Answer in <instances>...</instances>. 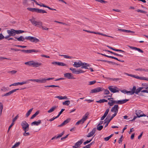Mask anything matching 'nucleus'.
Listing matches in <instances>:
<instances>
[{
  "mask_svg": "<svg viewBox=\"0 0 148 148\" xmlns=\"http://www.w3.org/2000/svg\"><path fill=\"white\" fill-rule=\"evenodd\" d=\"M85 71H83L81 69L79 70H77L76 73L75 74H78L79 73H82L84 72Z\"/></svg>",
  "mask_w": 148,
  "mask_h": 148,
  "instance_id": "nucleus-41",
  "label": "nucleus"
},
{
  "mask_svg": "<svg viewBox=\"0 0 148 148\" xmlns=\"http://www.w3.org/2000/svg\"><path fill=\"white\" fill-rule=\"evenodd\" d=\"M58 106H54L51 108L49 110L47 111L49 113H50L54 111V110L57 108Z\"/></svg>",
  "mask_w": 148,
  "mask_h": 148,
  "instance_id": "nucleus-22",
  "label": "nucleus"
},
{
  "mask_svg": "<svg viewBox=\"0 0 148 148\" xmlns=\"http://www.w3.org/2000/svg\"><path fill=\"white\" fill-rule=\"evenodd\" d=\"M108 88L113 93L116 92H119V90L118 89V88L116 86H110L108 87Z\"/></svg>",
  "mask_w": 148,
  "mask_h": 148,
  "instance_id": "nucleus-7",
  "label": "nucleus"
},
{
  "mask_svg": "<svg viewBox=\"0 0 148 148\" xmlns=\"http://www.w3.org/2000/svg\"><path fill=\"white\" fill-rule=\"evenodd\" d=\"M82 66L81 67V68L82 69H88V68L87 67L89 66H90V65L89 64L85 62L82 63Z\"/></svg>",
  "mask_w": 148,
  "mask_h": 148,
  "instance_id": "nucleus-17",
  "label": "nucleus"
},
{
  "mask_svg": "<svg viewBox=\"0 0 148 148\" xmlns=\"http://www.w3.org/2000/svg\"><path fill=\"white\" fill-rule=\"evenodd\" d=\"M89 114L88 112H87L84 116L82 119L78 121L75 124L76 125H78L80 124H82L84 123L85 121L88 119V116Z\"/></svg>",
  "mask_w": 148,
  "mask_h": 148,
  "instance_id": "nucleus-3",
  "label": "nucleus"
},
{
  "mask_svg": "<svg viewBox=\"0 0 148 148\" xmlns=\"http://www.w3.org/2000/svg\"><path fill=\"white\" fill-rule=\"evenodd\" d=\"M41 123V121L40 120H38V121H34L31 123V125H38Z\"/></svg>",
  "mask_w": 148,
  "mask_h": 148,
  "instance_id": "nucleus-21",
  "label": "nucleus"
},
{
  "mask_svg": "<svg viewBox=\"0 0 148 148\" xmlns=\"http://www.w3.org/2000/svg\"><path fill=\"white\" fill-rule=\"evenodd\" d=\"M15 34H18L21 33H22L25 32V31L23 30H15Z\"/></svg>",
  "mask_w": 148,
  "mask_h": 148,
  "instance_id": "nucleus-30",
  "label": "nucleus"
},
{
  "mask_svg": "<svg viewBox=\"0 0 148 148\" xmlns=\"http://www.w3.org/2000/svg\"><path fill=\"white\" fill-rule=\"evenodd\" d=\"M27 83H28L27 81H24V82H17V83H15V84H16V86H17L18 85H22L23 84H25Z\"/></svg>",
  "mask_w": 148,
  "mask_h": 148,
  "instance_id": "nucleus-29",
  "label": "nucleus"
},
{
  "mask_svg": "<svg viewBox=\"0 0 148 148\" xmlns=\"http://www.w3.org/2000/svg\"><path fill=\"white\" fill-rule=\"evenodd\" d=\"M108 100L105 99H101L99 101H97L96 102L97 103H101L104 102H107Z\"/></svg>",
  "mask_w": 148,
  "mask_h": 148,
  "instance_id": "nucleus-28",
  "label": "nucleus"
},
{
  "mask_svg": "<svg viewBox=\"0 0 148 148\" xmlns=\"http://www.w3.org/2000/svg\"><path fill=\"white\" fill-rule=\"evenodd\" d=\"M33 19H34V18H33L32 19L29 20V21L31 22L32 24L34 25L35 26H38L39 28H41L42 23L40 21H36L33 20Z\"/></svg>",
  "mask_w": 148,
  "mask_h": 148,
  "instance_id": "nucleus-5",
  "label": "nucleus"
},
{
  "mask_svg": "<svg viewBox=\"0 0 148 148\" xmlns=\"http://www.w3.org/2000/svg\"><path fill=\"white\" fill-rule=\"evenodd\" d=\"M95 1L101 3H107L106 1L104 0H95Z\"/></svg>",
  "mask_w": 148,
  "mask_h": 148,
  "instance_id": "nucleus-45",
  "label": "nucleus"
},
{
  "mask_svg": "<svg viewBox=\"0 0 148 148\" xmlns=\"http://www.w3.org/2000/svg\"><path fill=\"white\" fill-rule=\"evenodd\" d=\"M38 5L40 6V7H44L47 8L50 10H56L55 9H53L52 8H51L42 3H40V4H39V5Z\"/></svg>",
  "mask_w": 148,
  "mask_h": 148,
  "instance_id": "nucleus-18",
  "label": "nucleus"
},
{
  "mask_svg": "<svg viewBox=\"0 0 148 148\" xmlns=\"http://www.w3.org/2000/svg\"><path fill=\"white\" fill-rule=\"evenodd\" d=\"M15 29H12L10 30H7V32L8 34L10 36H14L16 35L15 32Z\"/></svg>",
  "mask_w": 148,
  "mask_h": 148,
  "instance_id": "nucleus-13",
  "label": "nucleus"
},
{
  "mask_svg": "<svg viewBox=\"0 0 148 148\" xmlns=\"http://www.w3.org/2000/svg\"><path fill=\"white\" fill-rule=\"evenodd\" d=\"M29 130H24V132L23 133V135L25 136H28L30 135L29 133L28 132H26L28 131Z\"/></svg>",
  "mask_w": 148,
  "mask_h": 148,
  "instance_id": "nucleus-38",
  "label": "nucleus"
},
{
  "mask_svg": "<svg viewBox=\"0 0 148 148\" xmlns=\"http://www.w3.org/2000/svg\"><path fill=\"white\" fill-rule=\"evenodd\" d=\"M17 71L16 70H12L8 72V73H11L12 74H14L17 72Z\"/></svg>",
  "mask_w": 148,
  "mask_h": 148,
  "instance_id": "nucleus-48",
  "label": "nucleus"
},
{
  "mask_svg": "<svg viewBox=\"0 0 148 148\" xmlns=\"http://www.w3.org/2000/svg\"><path fill=\"white\" fill-rule=\"evenodd\" d=\"M39 113V111H36L35 114H34L30 118V119H33L34 118H35L38 114Z\"/></svg>",
  "mask_w": 148,
  "mask_h": 148,
  "instance_id": "nucleus-32",
  "label": "nucleus"
},
{
  "mask_svg": "<svg viewBox=\"0 0 148 148\" xmlns=\"http://www.w3.org/2000/svg\"><path fill=\"white\" fill-rule=\"evenodd\" d=\"M118 31H121V32H127V33H130L132 34H134L135 33V32L133 31H131L129 30H127L125 29H118Z\"/></svg>",
  "mask_w": 148,
  "mask_h": 148,
  "instance_id": "nucleus-19",
  "label": "nucleus"
},
{
  "mask_svg": "<svg viewBox=\"0 0 148 148\" xmlns=\"http://www.w3.org/2000/svg\"><path fill=\"white\" fill-rule=\"evenodd\" d=\"M14 38L17 39V40L19 41H23L25 39V38H24L23 36H21L19 37L18 38L16 36H14Z\"/></svg>",
  "mask_w": 148,
  "mask_h": 148,
  "instance_id": "nucleus-20",
  "label": "nucleus"
},
{
  "mask_svg": "<svg viewBox=\"0 0 148 148\" xmlns=\"http://www.w3.org/2000/svg\"><path fill=\"white\" fill-rule=\"evenodd\" d=\"M135 50L138 51L139 52H140L141 53H143L144 51H143L141 49H140V48H138L136 47Z\"/></svg>",
  "mask_w": 148,
  "mask_h": 148,
  "instance_id": "nucleus-50",
  "label": "nucleus"
},
{
  "mask_svg": "<svg viewBox=\"0 0 148 148\" xmlns=\"http://www.w3.org/2000/svg\"><path fill=\"white\" fill-rule=\"evenodd\" d=\"M3 109V105L2 103L0 102V116H1Z\"/></svg>",
  "mask_w": 148,
  "mask_h": 148,
  "instance_id": "nucleus-37",
  "label": "nucleus"
},
{
  "mask_svg": "<svg viewBox=\"0 0 148 148\" xmlns=\"http://www.w3.org/2000/svg\"><path fill=\"white\" fill-rule=\"evenodd\" d=\"M70 103V101L69 100H66L62 102L63 105L66 106L69 105Z\"/></svg>",
  "mask_w": 148,
  "mask_h": 148,
  "instance_id": "nucleus-33",
  "label": "nucleus"
},
{
  "mask_svg": "<svg viewBox=\"0 0 148 148\" xmlns=\"http://www.w3.org/2000/svg\"><path fill=\"white\" fill-rule=\"evenodd\" d=\"M64 77L69 79H74L75 78L73 77V74L71 73H66L64 75Z\"/></svg>",
  "mask_w": 148,
  "mask_h": 148,
  "instance_id": "nucleus-11",
  "label": "nucleus"
},
{
  "mask_svg": "<svg viewBox=\"0 0 148 148\" xmlns=\"http://www.w3.org/2000/svg\"><path fill=\"white\" fill-rule=\"evenodd\" d=\"M37 82L40 83H45L46 82V80L45 78H43L42 79H37Z\"/></svg>",
  "mask_w": 148,
  "mask_h": 148,
  "instance_id": "nucleus-24",
  "label": "nucleus"
},
{
  "mask_svg": "<svg viewBox=\"0 0 148 148\" xmlns=\"http://www.w3.org/2000/svg\"><path fill=\"white\" fill-rule=\"evenodd\" d=\"M111 102H110V101H109L108 103V104L110 106H113L114 103L121 104V100L115 101L111 100Z\"/></svg>",
  "mask_w": 148,
  "mask_h": 148,
  "instance_id": "nucleus-12",
  "label": "nucleus"
},
{
  "mask_svg": "<svg viewBox=\"0 0 148 148\" xmlns=\"http://www.w3.org/2000/svg\"><path fill=\"white\" fill-rule=\"evenodd\" d=\"M97 129L99 131L101 130L103 128V125H97Z\"/></svg>",
  "mask_w": 148,
  "mask_h": 148,
  "instance_id": "nucleus-39",
  "label": "nucleus"
},
{
  "mask_svg": "<svg viewBox=\"0 0 148 148\" xmlns=\"http://www.w3.org/2000/svg\"><path fill=\"white\" fill-rule=\"evenodd\" d=\"M43 30H47L49 29V28H47L45 26H42H42H41V28Z\"/></svg>",
  "mask_w": 148,
  "mask_h": 148,
  "instance_id": "nucleus-60",
  "label": "nucleus"
},
{
  "mask_svg": "<svg viewBox=\"0 0 148 148\" xmlns=\"http://www.w3.org/2000/svg\"><path fill=\"white\" fill-rule=\"evenodd\" d=\"M107 57L110 58H111L112 59H115L117 60H118V61H119V59H118V58H116V57H114L113 56H107Z\"/></svg>",
  "mask_w": 148,
  "mask_h": 148,
  "instance_id": "nucleus-46",
  "label": "nucleus"
},
{
  "mask_svg": "<svg viewBox=\"0 0 148 148\" xmlns=\"http://www.w3.org/2000/svg\"><path fill=\"white\" fill-rule=\"evenodd\" d=\"M60 56H63L64 58H69V59H72L73 58V57L69 56L67 55H60Z\"/></svg>",
  "mask_w": 148,
  "mask_h": 148,
  "instance_id": "nucleus-26",
  "label": "nucleus"
},
{
  "mask_svg": "<svg viewBox=\"0 0 148 148\" xmlns=\"http://www.w3.org/2000/svg\"><path fill=\"white\" fill-rule=\"evenodd\" d=\"M95 143L94 141H93L91 142L88 145H87L86 146V147H87V148H89L90 147L91 145H92V144H94Z\"/></svg>",
  "mask_w": 148,
  "mask_h": 148,
  "instance_id": "nucleus-43",
  "label": "nucleus"
},
{
  "mask_svg": "<svg viewBox=\"0 0 148 148\" xmlns=\"http://www.w3.org/2000/svg\"><path fill=\"white\" fill-rule=\"evenodd\" d=\"M107 119L108 117L107 118H106L104 120L105 122L104 123H106L105 126V127H107L108 126L109 123H110L108 121Z\"/></svg>",
  "mask_w": 148,
  "mask_h": 148,
  "instance_id": "nucleus-40",
  "label": "nucleus"
},
{
  "mask_svg": "<svg viewBox=\"0 0 148 148\" xmlns=\"http://www.w3.org/2000/svg\"><path fill=\"white\" fill-rule=\"evenodd\" d=\"M14 123H12L11 124V125L9 126L8 130L7 131V132L8 133L10 129L11 128V127L12 126L14 125Z\"/></svg>",
  "mask_w": 148,
  "mask_h": 148,
  "instance_id": "nucleus-55",
  "label": "nucleus"
},
{
  "mask_svg": "<svg viewBox=\"0 0 148 148\" xmlns=\"http://www.w3.org/2000/svg\"><path fill=\"white\" fill-rule=\"evenodd\" d=\"M33 108H32L30 109H29L28 111L27 112V113L26 114V117H27L31 114V113L33 110Z\"/></svg>",
  "mask_w": 148,
  "mask_h": 148,
  "instance_id": "nucleus-25",
  "label": "nucleus"
},
{
  "mask_svg": "<svg viewBox=\"0 0 148 148\" xmlns=\"http://www.w3.org/2000/svg\"><path fill=\"white\" fill-rule=\"evenodd\" d=\"M96 81L95 80H94L92 81H90L89 82V85H92L95 83H96Z\"/></svg>",
  "mask_w": 148,
  "mask_h": 148,
  "instance_id": "nucleus-58",
  "label": "nucleus"
},
{
  "mask_svg": "<svg viewBox=\"0 0 148 148\" xmlns=\"http://www.w3.org/2000/svg\"><path fill=\"white\" fill-rule=\"evenodd\" d=\"M1 90L4 91L5 92L8 91V89L6 88H5V87H3L1 89Z\"/></svg>",
  "mask_w": 148,
  "mask_h": 148,
  "instance_id": "nucleus-49",
  "label": "nucleus"
},
{
  "mask_svg": "<svg viewBox=\"0 0 148 148\" xmlns=\"http://www.w3.org/2000/svg\"><path fill=\"white\" fill-rule=\"evenodd\" d=\"M141 90H140L139 88H138L136 89L135 91V93L136 94H138L139 92Z\"/></svg>",
  "mask_w": 148,
  "mask_h": 148,
  "instance_id": "nucleus-59",
  "label": "nucleus"
},
{
  "mask_svg": "<svg viewBox=\"0 0 148 148\" xmlns=\"http://www.w3.org/2000/svg\"><path fill=\"white\" fill-rule=\"evenodd\" d=\"M19 117V116L18 115H16L12 120V123H14L17 119Z\"/></svg>",
  "mask_w": 148,
  "mask_h": 148,
  "instance_id": "nucleus-54",
  "label": "nucleus"
},
{
  "mask_svg": "<svg viewBox=\"0 0 148 148\" xmlns=\"http://www.w3.org/2000/svg\"><path fill=\"white\" fill-rule=\"evenodd\" d=\"M25 39L29 40L31 42L37 43L40 41V40L36 37L29 36L25 37Z\"/></svg>",
  "mask_w": 148,
  "mask_h": 148,
  "instance_id": "nucleus-4",
  "label": "nucleus"
},
{
  "mask_svg": "<svg viewBox=\"0 0 148 148\" xmlns=\"http://www.w3.org/2000/svg\"><path fill=\"white\" fill-rule=\"evenodd\" d=\"M71 120V118H68L66 120L64 121L61 124L58 125V126L59 127H62L69 123L70 121Z\"/></svg>",
  "mask_w": 148,
  "mask_h": 148,
  "instance_id": "nucleus-14",
  "label": "nucleus"
},
{
  "mask_svg": "<svg viewBox=\"0 0 148 148\" xmlns=\"http://www.w3.org/2000/svg\"><path fill=\"white\" fill-rule=\"evenodd\" d=\"M82 62L81 61H79L78 62H74L73 66L77 68L80 67L82 66Z\"/></svg>",
  "mask_w": 148,
  "mask_h": 148,
  "instance_id": "nucleus-15",
  "label": "nucleus"
},
{
  "mask_svg": "<svg viewBox=\"0 0 148 148\" xmlns=\"http://www.w3.org/2000/svg\"><path fill=\"white\" fill-rule=\"evenodd\" d=\"M135 70L136 71H144L145 72H148V69H144L138 68V69H135Z\"/></svg>",
  "mask_w": 148,
  "mask_h": 148,
  "instance_id": "nucleus-35",
  "label": "nucleus"
},
{
  "mask_svg": "<svg viewBox=\"0 0 148 148\" xmlns=\"http://www.w3.org/2000/svg\"><path fill=\"white\" fill-rule=\"evenodd\" d=\"M25 65L29 66H32L33 67H37L42 65L41 63H39L37 62H35L34 61H30L25 63Z\"/></svg>",
  "mask_w": 148,
  "mask_h": 148,
  "instance_id": "nucleus-1",
  "label": "nucleus"
},
{
  "mask_svg": "<svg viewBox=\"0 0 148 148\" xmlns=\"http://www.w3.org/2000/svg\"><path fill=\"white\" fill-rule=\"evenodd\" d=\"M19 90V89L18 88L14 89V90H11V91L9 92L10 93V95H11L14 92L16 91V90Z\"/></svg>",
  "mask_w": 148,
  "mask_h": 148,
  "instance_id": "nucleus-47",
  "label": "nucleus"
},
{
  "mask_svg": "<svg viewBox=\"0 0 148 148\" xmlns=\"http://www.w3.org/2000/svg\"><path fill=\"white\" fill-rule=\"evenodd\" d=\"M84 141L83 139H82L80 140L75 143L74 145L72 146L73 148H79L80 146L82 144Z\"/></svg>",
  "mask_w": 148,
  "mask_h": 148,
  "instance_id": "nucleus-10",
  "label": "nucleus"
},
{
  "mask_svg": "<svg viewBox=\"0 0 148 148\" xmlns=\"http://www.w3.org/2000/svg\"><path fill=\"white\" fill-rule=\"evenodd\" d=\"M104 89L103 87H97L95 88L92 89L91 90V93H93L99 92L100 91H103Z\"/></svg>",
  "mask_w": 148,
  "mask_h": 148,
  "instance_id": "nucleus-9",
  "label": "nucleus"
},
{
  "mask_svg": "<svg viewBox=\"0 0 148 148\" xmlns=\"http://www.w3.org/2000/svg\"><path fill=\"white\" fill-rule=\"evenodd\" d=\"M119 107L118 105L117 104H115L114 105V106L111 109V111L112 112H114V113L113 114L115 116H116L118 112Z\"/></svg>",
  "mask_w": 148,
  "mask_h": 148,
  "instance_id": "nucleus-8",
  "label": "nucleus"
},
{
  "mask_svg": "<svg viewBox=\"0 0 148 148\" xmlns=\"http://www.w3.org/2000/svg\"><path fill=\"white\" fill-rule=\"evenodd\" d=\"M21 125L23 131L29 130V125L25 121H22Z\"/></svg>",
  "mask_w": 148,
  "mask_h": 148,
  "instance_id": "nucleus-6",
  "label": "nucleus"
},
{
  "mask_svg": "<svg viewBox=\"0 0 148 148\" xmlns=\"http://www.w3.org/2000/svg\"><path fill=\"white\" fill-rule=\"evenodd\" d=\"M96 131V128H94L92 129V131L90 133H88V134L87 135V137H90L92 136L95 134Z\"/></svg>",
  "mask_w": 148,
  "mask_h": 148,
  "instance_id": "nucleus-16",
  "label": "nucleus"
},
{
  "mask_svg": "<svg viewBox=\"0 0 148 148\" xmlns=\"http://www.w3.org/2000/svg\"><path fill=\"white\" fill-rule=\"evenodd\" d=\"M56 98H58L60 100L63 99V97L62 96H58L55 97Z\"/></svg>",
  "mask_w": 148,
  "mask_h": 148,
  "instance_id": "nucleus-64",
  "label": "nucleus"
},
{
  "mask_svg": "<svg viewBox=\"0 0 148 148\" xmlns=\"http://www.w3.org/2000/svg\"><path fill=\"white\" fill-rule=\"evenodd\" d=\"M14 46H15L17 47H20L22 48H25L27 47L26 46H21L20 45H14Z\"/></svg>",
  "mask_w": 148,
  "mask_h": 148,
  "instance_id": "nucleus-51",
  "label": "nucleus"
},
{
  "mask_svg": "<svg viewBox=\"0 0 148 148\" xmlns=\"http://www.w3.org/2000/svg\"><path fill=\"white\" fill-rule=\"evenodd\" d=\"M136 78L141 80H143L144 79V77H140L137 76H136Z\"/></svg>",
  "mask_w": 148,
  "mask_h": 148,
  "instance_id": "nucleus-62",
  "label": "nucleus"
},
{
  "mask_svg": "<svg viewBox=\"0 0 148 148\" xmlns=\"http://www.w3.org/2000/svg\"><path fill=\"white\" fill-rule=\"evenodd\" d=\"M70 70L72 71L73 73L76 74L77 71L76 69L71 67L70 68Z\"/></svg>",
  "mask_w": 148,
  "mask_h": 148,
  "instance_id": "nucleus-42",
  "label": "nucleus"
},
{
  "mask_svg": "<svg viewBox=\"0 0 148 148\" xmlns=\"http://www.w3.org/2000/svg\"><path fill=\"white\" fill-rule=\"evenodd\" d=\"M57 65L58 66H67L66 64L62 62H58Z\"/></svg>",
  "mask_w": 148,
  "mask_h": 148,
  "instance_id": "nucleus-34",
  "label": "nucleus"
},
{
  "mask_svg": "<svg viewBox=\"0 0 148 148\" xmlns=\"http://www.w3.org/2000/svg\"><path fill=\"white\" fill-rule=\"evenodd\" d=\"M137 116H135L134 117V118H133V119L135 120L137 118V117H138V118H139V117H143V116H146V115H145V114H141V115H140L139 116H138V115H136Z\"/></svg>",
  "mask_w": 148,
  "mask_h": 148,
  "instance_id": "nucleus-31",
  "label": "nucleus"
},
{
  "mask_svg": "<svg viewBox=\"0 0 148 148\" xmlns=\"http://www.w3.org/2000/svg\"><path fill=\"white\" fill-rule=\"evenodd\" d=\"M39 52L38 50H36L35 49H29L27 50L26 53H30L32 52Z\"/></svg>",
  "mask_w": 148,
  "mask_h": 148,
  "instance_id": "nucleus-23",
  "label": "nucleus"
},
{
  "mask_svg": "<svg viewBox=\"0 0 148 148\" xmlns=\"http://www.w3.org/2000/svg\"><path fill=\"white\" fill-rule=\"evenodd\" d=\"M65 110L64 109H62L59 112L58 115V116H59L62 114V112Z\"/></svg>",
  "mask_w": 148,
  "mask_h": 148,
  "instance_id": "nucleus-63",
  "label": "nucleus"
},
{
  "mask_svg": "<svg viewBox=\"0 0 148 148\" xmlns=\"http://www.w3.org/2000/svg\"><path fill=\"white\" fill-rule=\"evenodd\" d=\"M20 143L19 142L16 143L14 145V146L15 147V148L17 147L20 145Z\"/></svg>",
  "mask_w": 148,
  "mask_h": 148,
  "instance_id": "nucleus-57",
  "label": "nucleus"
},
{
  "mask_svg": "<svg viewBox=\"0 0 148 148\" xmlns=\"http://www.w3.org/2000/svg\"><path fill=\"white\" fill-rule=\"evenodd\" d=\"M143 114L142 112L140 110H136V114L138 116H139L140 115L142 114Z\"/></svg>",
  "mask_w": 148,
  "mask_h": 148,
  "instance_id": "nucleus-27",
  "label": "nucleus"
},
{
  "mask_svg": "<svg viewBox=\"0 0 148 148\" xmlns=\"http://www.w3.org/2000/svg\"><path fill=\"white\" fill-rule=\"evenodd\" d=\"M136 11L138 12H140L145 14L146 13V11L139 9L137 10Z\"/></svg>",
  "mask_w": 148,
  "mask_h": 148,
  "instance_id": "nucleus-52",
  "label": "nucleus"
},
{
  "mask_svg": "<svg viewBox=\"0 0 148 148\" xmlns=\"http://www.w3.org/2000/svg\"><path fill=\"white\" fill-rule=\"evenodd\" d=\"M104 90V95H108L110 93V92L107 89Z\"/></svg>",
  "mask_w": 148,
  "mask_h": 148,
  "instance_id": "nucleus-44",
  "label": "nucleus"
},
{
  "mask_svg": "<svg viewBox=\"0 0 148 148\" xmlns=\"http://www.w3.org/2000/svg\"><path fill=\"white\" fill-rule=\"evenodd\" d=\"M129 100V99H125L123 100H121V104H123L124 103H125L127 101H128Z\"/></svg>",
  "mask_w": 148,
  "mask_h": 148,
  "instance_id": "nucleus-56",
  "label": "nucleus"
},
{
  "mask_svg": "<svg viewBox=\"0 0 148 148\" xmlns=\"http://www.w3.org/2000/svg\"><path fill=\"white\" fill-rule=\"evenodd\" d=\"M92 138H92V139L90 140H87L84 143V145H86V144L90 143L92 140Z\"/></svg>",
  "mask_w": 148,
  "mask_h": 148,
  "instance_id": "nucleus-53",
  "label": "nucleus"
},
{
  "mask_svg": "<svg viewBox=\"0 0 148 148\" xmlns=\"http://www.w3.org/2000/svg\"><path fill=\"white\" fill-rule=\"evenodd\" d=\"M115 116L114 115V114H112L111 116V117H110V118L108 119H107L108 121L109 122H110V121L113 119V118Z\"/></svg>",
  "mask_w": 148,
  "mask_h": 148,
  "instance_id": "nucleus-61",
  "label": "nucleus"
},
{
  "mask_svg": "<svg viewBox=\"0 0 148 148\" xmlns=\"http://www.w3.org/2000/svg\"><path fill=\"white\" fill-rule=\"evenodd\" d=\"M27 9L28 10L32 12H35L38 13L43 14L44 13H47V12L45 10L38 8H28Z\"/></svg>",
  "mask_w": 148,
  "mask_h": 148,
  "instance_id": "nucleus-2",
  "label": "nucleus"
},
{
  "mask_svg": "<svg viewBox=\"0 0 148 148\" xmlns=\"http://www.w3.org/2000/svg\"><path fill=\"white\" fill-rule=\"evenodd\" d=\"M45 87H52V88H54V87H58L60 88V86H58L55 85H47L45 86Z\"/></svg>",
  "mask_w": 148,
  "mask_h": 148,
  "instance_id": "nucleus-36",
  "label": "nucleus"
}]
</instances>
